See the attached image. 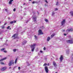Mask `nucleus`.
Here are the masks:
<instances>
[{"label": "nucleus", "mask_w": 73, "mask_h": 73, "mask_svg": "<svg viewBox=\"0 0 73 73\" xmlns=\"http://www.w3.org/2000/svg\"><path fill=\"white\" fill-rule=\"evenodd\" d=\"M2 29L4 28V26H2Z\"/></svg>", "instance_id": "nucleus-33"}, {"label": "nucleus", "mask_w": 73, "mask_h": 73, "mask_svg": "<svg viewBox=\"0 0 73 73\" xmlns=\"http://www.w3.org/2000/svg\"><path fill=\"white\" fill-rule=\"evenodd\" d=\"M10 28V26H9L7 27V29H9Z\"/></svg>", "instance_id": "nucleus-29"}, {"label": "nucleus", "mask_w": 73, "mask_h": 73, "mask_svg": "<svg viewBox=\"0 0 73 73\" xmlns=\"http://www.w3.org/2000/svg\"><path fill=\"white\" fill-rule=\"evenodd\" d=\"M27 42L26 40H24L23 42V43L22 44L23 45H25V44H27Z\"/></svg>", "instance_id": "nucleus-12"}, {"label": "nucleus", "mask_w": 73, "mask_h": 73, "mask_svg": "<svg viewBox=\"0 0 73 73\" xmlns=\"http://www.w3.org/2000/svg\"><path fill=\"white\" fill-rule=\"evenodd\" d=\"M11 67H10L9 68V69H11Z\"/></svg>", "instance_id": "nucleus-47"}, {"label": "nucleus", "mask_w": 73, "mask_h": 73, "mask_svg": "<svg viewBox=\"0 0 73 73\" xmlns=\"http://www.w3.org/2000/svg\"><path fill=\"white\" fill-rule=\"evenodd\" d=\"M45 21H46V22H48V19H45Z\"/></svg>", "instance_id": "nucleus-21"}, {"label": "nucleus", "mask_w": 73, "mask_h": 73, "mask_svg": "<svg viewBox=\"0 0 73 73\" xmlns=\"http://www.w3.org/2000/svg\"><path fill=\"white\" fill-rule=\"evenodd\" d=\"M64 59V57H63V55H61L60 57V62H62V61Z\"/></svg>", "instance_id": "nucleus-7"}, {"label": "nucleus", "mask_w": 73, "mask_h": 73, "mask_svg": "<svg viewBox=\"0 0 73 73\" xmlns=\"http://www.w3.org/2000/svg\"><path fill=\"white\" fill-rule=\"evenodd\" d=\"M5 53H7V51L6 50H4L3 51Z\"/></svg>", "instance_id": "nucleus-26"}, {"label": "nucleus", "mask_w": 73, "mask_h": 73, "mask_svg": "<svg viewBox=\"0 0 73 73\" xmlns=\"http://www.w3.org/2000/svg\"><path fill=\"white\" fill-rule=\"evenodd\" d=\"M72 40H68L66 41L68 43H70V44H73V42Z\"/></svg>", "instance_id": "nucleus-6"}, {"label": "nucleus", "mask_w": 73, "mask_h": 73, "mask_svg": "<svg viewBox=\"0 0 73 73\" xmlns=\"http://www.w3.org/2000/svg\"><path fill=\"white\" fill-rule=\"evenodd\" d=\"M7 59V57H5L3 59H2L0 60V61H3V60H6Z\"/></svg>", "instance_id": "nucleus-14"}, {"label": "nucleus", "mask_w": 73, "mask_h": 73, "mask_svg": "<svg viewBox=\"0 0 73 73\" xmlns=\"http://www.w3.org/2000/svg\"><path fill=\"white\" fill-rule=\"evenodd\" d=\"M36 45V44H34L33 45H32L31 46H30V47L31 48V50L32 52H33L34 51V50H35V46Z\"/></svg>", "instance_id": "nucleus-2"}, {"label": "nucleus", "mask_w": 73, "mask_h": 73, "mask_svg": "<svg viewBox=\"0 0 73 73\" xmlns=\"http://www.w3.org/2000/svg\"><path fill=\"white\" fill-rule=\"evenodd\" d=\"M16 49H14L13 50V52H16Z\"/></svg>", "instance_id": "nucleus-30"}, {"label": "nucleus", "mask_w": 73, "mask_h": 73, "mask_svg": "<svg viewBox=\"0 0 73 73\" xmlns=\"http://www.w3.org/2000/svg\"><path fill=\"white\" fill-rule=\"evenodd\" d=\"M65 19H64L62 21L61 23L62 26L65 24Z\"/></svg>", "instance_id": "nucleus-10"}, {"label": "nucleus", "mask_w": 73, "mask_h": 73, "mask_svg": "<svg viewBox=\"0 0 73 73\" xmlns=\"http://www.w3.org/2000/svg\"><path fill=\"white\" fill-rule=\"evenodd\" d=\"M13 60H12L9 61V66H11L12 64H14V62Z\"/></svg>", "instance_id": "nucleus-4"}, {"label": "nucleus", "mask_w": 73, "mask_h": 73, "mask_svg": "<svg viewBox=\"0 0 73 73\" xmlns=\"http://www.w3.org/2000/svg\"><path fill=\"white\" fill-rule=\"evenodd\" d=\"M63 31L64 32V31H65V30H63Z\"/></svg>", "instance_id": "nucleus-49"}, {"label": "nucleus", "mask_w": 73, "mask_h": 73, "mask_svg": "<svg viewBox=\"0 0 73 73\" xmlns=\"http://www.w3.org/2000/svg\"><path fill=\"white\" fill-rule=\"evenodd\" d=\"M14 23V21H12L10 22V24H13Z\"/></svg>", "instance_id": "nucleus-23"}, {"label": "nucleus", "mask_w": 73, "mask_h": 73, "mask_svg": "<svg viewBox=\"0 0 73 73\" xmlns=\"http://www.w3.org/2000/svg\"><path fill=\"white\" fill-rule=\"evenodd\" d=\"M13 1V0H10V1H11V2H12Z\"/></svg>", "instance_id": "nucleus-39"}, {"label": "nucleus", "mask_w": 73, "mask_h": 73, "mask_svg": "<svg viewBox=\"0 0 73 73\" xmlns=\"http://www.w3.org/2000/svg\"><path fill=\"white\" fill-rule=\"evenodd\" d=\"M58 5V2H57L56 4V5Z\"/></svg>", "instance_id": "nucleus-25"}, {"label": "nucleus", "mask_w": 73, "mask_h": 73, "mask_svg": "<svg viewBox=\"0 0 73 73\" xmlns=\"http://www.w3.org/2000/svg\"><path fill=\"white\" fill-rule=\"evenodd\" d=\"M38 35H43L44 34L41 29H40L38 30Z\"/></svg>", "instance_id": "nucleus-5"}, {"label": "nucleus", "mask_w": 73, "mask_h": 73, "mask_svg": "<svg viewBox=\"0 0 73 73\" xmlns=\"http://www.w3.org/2000/svg\"><path fill=\"white\" fill-rule=\"evenodd\" d=\"M72 37H71V36H69V38H71Z\"/></svg>", "instance_id": "nucleus-34"}, {"label": "nucleus", "mask_w": 73, "mask_h": 73, "mask_svg": "<svg viewBox=\"0 0 73 73\" xmlns=\"http://www.w3.org/2000/svg\"><path fill=\"white\" fill-rule=\"evenodd\" d=\"M55 73H57V72H56Z\"/></svg>", "instance_id": "nucleus-50"}, {"label": "nucleus", "mask_w": 73, "mask_h": 73, "mask_svg": "<svg viewBox=\"0 0 73 73\" xmlns=\"http://www.w3.org/2000/svg\"><path fill=\"white\" fill-rule=\"evenodd\" d=\"M64 36H66V34H64Z\"/></svg>", "instance_id": "nucleus-42"}, {"label": "nucleus", "mask_w": 73, "mask_h": 73, "mask_svg": "<svg viewBox=\"0 0 73 73\" xmlns=\"http://www.w3.org/2000/svg\"><path fill=\"white\" fill-rule=\"evenodd\" d=\"M7 24V23H5L4 25H6Z\"/></svg>", "instance_id": "nucleus-41"}, {"label": "nucleus", "mask_w": 73, "mask_h": 73, "mask_svg": "<svg viewBox=\"0 0 73 73\" xmlns=\"http://www.w3.org/2000/svg\"><path fill=\"white\" fill-rule=\"evenodd\" d=\"M47 65V66H49V63H48Z\"/></svg>", "instance_id": "nucleus-38"}, {"label": "nucleus", "mask_w": 73, "mask_h": 73, "mask_svg": "<svg viewBox=\"0 0 73 73\" xmlns=\"http://www.w3.org/2000/svg\"><path fill=\"white\" fill-rule=\"evenodd\" d=\"M55 14V13H54V12H53V13H52V16H53V15H54Z\"/></svg>", "instance_id": "nucleus-22"}, {"label": "nucleus", "mask_w": 73, "mask_h": 73, "mask_svg": "<svg viewBox=\"0 0 73 73\" xmlns=\"http://www.w3.org/2000/svg\"><path fill=\"white\" fill-rule=\"evenodd\" d=\"M1 23V22L0 21V24Z\"/></svg>", "instance_id": "nucleus-51"}, {"label": "nucleus", "mask_w": 73, "mask_h": 73, "mask_svg": "<svg viewBox=\"0 0 73 73\" xmlns=\"http://www.w3.org/2000/svg\"><path fill=\"white\" fill-rule=\"evenodd\" d=\"M0 64H1L2 65H4V63L3 62H0Z\"/></svg>", "instance_id": "nucleus-20"}, {"label": "nucleus", "mask_w": 73, "mask_h": 73, "mask_svg": "<svg viewBox=\"0 0 73 73\" xmlns=\"http://www.w3.org/2000/svg\"><path fill=\"white\" fill-rule=\"evenodd\" d=\"M40 53H42V51H40Z\"/></svg>", "instance_id": "nucleus-43"}, {"label": "nucleus", "mask_w": 73, "mask_h": 73, "mask_svg": "<svg viewBox=\"0 0 73 73\" xmlns=\"http://www.w3.org/2000/svg\"><path fill=\"white\" fill-rule=\"evenodd\" d=\"M33 19H34V21H36L37 19H36V17H33Z\"/></svg>", "instance_id": "nucleus-13"}, {"label": "nucleus", "mask_w": 73, "mask_h": 73, "mask_svg": "<svg viewBox=\"0 0 73 73\" xmlns=\"http://www.w3.org/2000/svg\"><path fill=\"white\" fill-rule=\"evenodd\" d=\"M67 31H68V32H70V31H73V28H72L71 29H67Z\"/></svg>", "instance_id": "nucleus-11"}, {"label": "nucleus", "mask_w": 73, "mask_h": 73, "mask_svg": "<svg viewBox=\"0 0 73 73\" xmlns=\"http://www.w3.org/2000/svg\"><path fill=\"white\" fill-rule=\"evenodd\" d=\"M29 0V1H32V0Z\"/></svg>", "instance_id": "nucleus-46"}, {"label": "nucleus", "mask_w": 73, "mask_h": 73, "mask_svg": "<svg viewBox=\"0 0 73 73\" xmlns=\"http://www.w3.org/2000/svg\"><path fill=\"white\" fill-rule=\"evenodd\" d=\"M17 58H16V59L15 60V64H16L17 63Z\"/></svg>", "instance_id": "nucleus-17"}, {"label": "nucleus", "mask_w": 73, "mask_h": 73, "mask_svg": "<svg viewBox=\"0 0 73 73\" xmlns=\"http://www.w3.org/2000/svg\"><path fill=\"white\" fill-rule=\"evenodd\" d=\"M5 11H6V12H7V9H5Z\"/></svg>", "instance_id": "nucleus-44"}, {"label": "nucleus", "mask_w": 73, "mask_h": 73, "mask_svg": "<svg viewBox=\"0 0 73 73\" xmlns=\"http://www.w3.org/2000/svg\"><path fill=\"white\" fill-rule=\"evenodd\" d=\"M50 37L49 36L48 37L47 39V41H49L50 40Z\"/></svg>", "instance_id": "nucleus-16"}, {"label": "nucleus", "mask_w": 73, "mask_h": 73, "mask_svg": "<svg viewBox=\"0 0 73 73\" xmlns=\"http://www.w3.org/2000/svg\"><path fill=\"white\" fill-rule=\"evenodd\" d=\"M13 11H14V12H15V11H16V8H14L13 9Z\"/></svg>", "instance_id": "nucleus-28"}, {"label": "nucleus", "mask_w": 73, "mask_h": 73, "mask_svg": "<svg viewBox=\"0 0 73 73\" xmlns=\"http://www.w3.org/2000/svg\"><path fill=\"white\" fill-rule=\"evenodd\" d=\"M53 64L55 68H56L57 66V65L56 64V63L55 62H53Z\"/></svg>", "instance_id": "nucleus-9"}, {"label": "nucleus", "mask_w": 73, "mask_h": 73, "mask_svg": "<svg viewBox=\"0 0 73 73\" xmlns=\"http://www.w3.org/2000/svg\"><path fill=\"white\" fill-rule=\"evenodd\" d=\"M18 69L19 70H20V67H18Z\"/></svg>", "instance_id": "nucleus-36"}, {"label": "nucleus", "mask_w": 73, "mask_h": 73, "mask_svg": "<svg viewBox=\"0 0 73 73\" xmlns=\"http://www.w3.org/2000/svg\"><path fill=\"white\" fill-rule=\"evenodd\" d=\"M70 14H71V16H73V11H71L70 12Z\"/></svg>", "instance_id": "nucleus-15"}, {"label": "nucleus", "mask_w": 73, "mask_h": 73, "mask_svg": "<svg viewBox=\"0 0 73 73\" xmlns=\"http://www.w3.org/2000/svg\"><path fill=\"white\" fill-rule=\"evenodd\" d=\"M14 21V23H16V21Z\"/></svg>", "instance_id": "nucleus-31"}, {"label": "nucleus", "mask_w": 73, "mask_h": 73, "mask_svg": "<svg viewBox=\"0 0 73 73\" xmlns=\"http://www.w3.org/2000/svg\"><path fill=\"white\" fill-rule=\"evenodd\" d=\"M55 11H57L58 10V9L56 8L55 9Z\"/></svg>", "instance_id": "nucleus-32"}, {"label": "nucleus", "mask_w": 73, "mask_h": 73, "mask_svg": "<svg viewBox=\"0 0 73 73\" xmlns=\"http://www.w3.org/2000/svg\"><path fill=\"white\" fill-rule=\"evenodd\" d=\"M6 69H7V67H5L2 68L1 69V70L2 71H4V70H6Z\"/></svg>", "instance_id": "nucleus-8"}, {"label": "nucleus", "mask_w": 73, "mask_h": 73, "mask_svg": "<svg viewBox=\"0 0 73 73\" xmlns=\"http://www.w3.org/2000/svg\"><path fill=\"white\" fill-rule=\"evenodd\" d=\"M55 36V34H53L51 36L52 37H53V36Z\"/></svg>", "instance_id": "nucleus-19"}, {"label": "nucleus", "mask_w": 73, "mask_h": 73, "mask_svg": "<svg viewBox=\"0 0 73 73\" xmlns=\"http://www.w3.org/2000/svg\"><path fill=\"white\" fill-rule=\"evenodd\" d=\"M45 1L46 2V3H48V1H47L46 0H45Z\"/></svg>", "instance_id": "nucleus-37"}, {"label": "nucleus", "mask_w": 73, "mask_h": 73, "mask_svg": "<svg viewBox=\"0 0 73 73\" xmlns=\"http://www.w3.org/2000/svg\"><path fill=\"white\" fill-rule=\"evenodd\" d=\"M46 65H47V63H45L44 64H43V66H45L44 70L46 72V73H48V72H49V69H48V68L47 66H46Z\"/></svg>", "instance_id": "nucleus-1"}, {"label": "nucleus", "mask_w": 73, "mask_h": 73, "mask_svg": "<svg viewBox=\"0 0 73 73\" xmlns=\"http://www.w3.org/2000/svg\"><path fill=\"white\" fill-rule=\"evenodd\" d=\"M32 3H33V4H34V3H35V1H34L33 2H32Z\"/></svg>", "instance_id": "nucleus-40"}, {"label": "nucleus", "mask_w": 73, "mask_h": 73, "mask_svg": "<svg viewBox=\"0 0 73 73\" xmlns=\"http://www.w3.org/2000/svg\"><path fill=\"white\" fill-rule=\"evenodd\" d=\"M44 50H46V48H45V47H44V48H43Z\"/></svg>", "instance_id": "nucleus-35"}, {"label": "nucleus", "mask_w": 73, "mask_h": 73, "mask_svg": "<svg viewBox=\"0 0 73 73\" xmlns=\"http://www.w3.org/2000/svg\"><path fill=\"white\" fill-rule=\"evenodd\" d=\"M1 56L0 55V57H1Z\"/></svg>", "instance_id": "nucleus-52"}, {"label": "nucleus", "mask_w": 73, "mask_h": 73, "mask_svg": "<svg viewBox=\"0 0 73 73\" xmlns=\"http://www.w3.org/2000/svg\"><path fill=\"white\" fill-rule=\"evenodd\" d=\"M9 4H12V2L10 1L9 2Z\"/></svg>", "instance_id": "nucleus-24"}, {"label": "nucleus", "mask_w": 73, "mask_h": 73, "mask_svg": "<svg viewBox=\"0 0 73 73\" xmlns=\"http://www.w3.org/2000/svg\"><path fill=\"white\" fill-rule=\"evenodd\" d=\"M5 48H2L1 49V51H3V50H5Z\"/></svg>", "instance_id": "nucleus-18"}, {"label": "nucleus", "mask_w": 73, "mask_h": 73, "mask_svg": "<svg viewBox=\"0 0 73 73\" xmlns=\"http://www.w3.org/2000/svg\"><path fill=\"white\" fill-rule=\"evenodd\" d=\"M25 3H24V4H23V5H25Z\"/></svg>", "instance_id": "nucleus-45"}, {"label": "nucleus", "mask_w": 73, "mask_h": 73, "mask_svg": "<svg viewBox=\"0 0 73 73\" xmlns=\"http://www.w3.org/2000/svg\"><path fill=\"white\" fill-rule=\"evenodd\" d=\"M35 37L36 39H37V36H36L35 35Z\"/></svg>", "instance_id": "nucleus-27"}, {"label": "nucleus", "mask_w": 73, "mask_h": 73, "mask_svg": "<svg viewBox=\"0 0 73 73\" xmlns=\"http://www.w3.org/2000/svg\"><path fill=\"white\" fill-rule=\"evenodd\" d=\"M18 34L17 33L13 35L12 36V37H14V39L15 38H17L18 39L19 38V37H18Z\"/></svg>", "instance_id": "nucleus-3"}, {"label": "nucleus", "mask_w": 73, "mask_h": 73, "mask_svg": "<svg viewBox=\"0 0 73 73\" xmlns=\"http://www.w3.org/2000/svg\"><path fill=\"white\" fill-rule=\"evenodd\" d=\"M11 28H10V30H11Z\"/></svg>", "instance_id": "nucleus-48"}]
</instances>
